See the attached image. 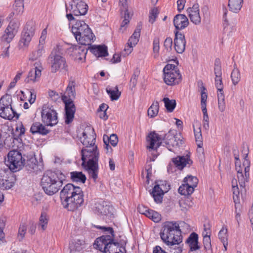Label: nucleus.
Instances as JSON below:
<instances>
[{
    "label": "nucleus",
    "mask_w": 253,
    "mask_h": 253,
    "mask_svg": "<svg viewBox=\"0 0 253 253\" xmlns=\"http://www.w3.org/2000/svg\"><path fill=\"white\" fill-rule=\"evenodd\" d=\"M95 136L94 129L87 126L80 137V141L84 146L82 150V165L94 181L98 177L99 155L97 147L95 145Z\"/></svg>",
    "instance_id": "f257e3e1"
},
{
    "label": "nucleus",
    "mask_w": 253,
    "mask_h": 253,
    "mask_svg": "<svg viewBox=\"0 0 253 253\" xmlns=\"http://www.w3.org/2000/svg\"><path fill=\"white\" fill-rule=\"evenodd\" d=\"M162 140L168 150L173 151L174 148L179 147L182 144L183 137L180 132L175 130H170L164 137L155 132H151L147 136V140L149 144L147 148L149 150H157L162 143Z\"/></svg>",
    "instance_id": "f03ea898"
},
{
    "label": "nucleus",
    "mask_w": 253,
    "mask_h": 253,
    "mask_svg": "<svg viewBox=\"0 0 253 253\" xmlns=\"http://www.w3.org/2000/svg\"><path fill=\"white\" fill-rule=\"evenodd\" d=\"M60 198L64 208L74 211L83 204L84 193L80 187L73 184H66L60 192Z\"/></svg>",
    "instance_id": "7ed1b4c3"
},
{
    "label": "nucleus",
    "mask_w": 253,
    "mask_h": 253,
    "mask_svg": "<svg viewBox=\"0 0 253 253\" xmlns=\"http://www.w3.org/2000/svg\"><path fill=\"white\" fill-rule=\"evenodd\" d=\"M65 179V175L61 172L48 171L42 178L41 186L47 195H53L60 189Z\"/></svg>",
    "instance_id": "20e7f679"
},
{
    "label": "nucleus",
    "mask_w": 253,
    "mask_h": 253,
    "mask_svg": "<svg viewBox=\"0 0 253 253\" xmlns=\"http://www.w3.org/2000/svg\"><path fill=\"white\" fill-rule=\"evenodd\" d=\"M97 229H102L107 235H103L97 238L94 244L96 249L103 252V253H117V247L118 243L114 242V231L112 227L96 226Z\"/></svg>",
    "instance_id": "39448f33"
},
{
    "label": "nucleus",
    "mask_w": 253,
    "mask_h": 253,
    "mask_svg": "<svg viewBox=\"0 0 253 253\" xmlns=\"http://www.w3.org/2000/svg\"><path fill=\"white\" fill-rule=\"evenodd\" d=\"M160 235L163 242L168 246L179 245L182 242L181 231L176 222H165Z\"/></svg>",
    "instance_id": "423d86ee"
},
{
    "label": "nucleus",
    "mask_w": 253,
    "mask_h": 253,
    "mask_svg": "<svg viewBox=\"0 0 253 253\" xmlns=\"http://www.w3.org/2000/svg\"><path fill=\"white\" fill-rule=\"evenodd\" d=\"M75 82L70 81L69 83L64 94L62 96V99L65 105V122L67 124L71 123L74 118L76 107L73 100L75 98Z\"/></svg>",
    "instance_id": "0eeeda50"
},
{
    "label": "nucleus",
    "mask_w": 253,
    "mask_h": 253,
    "mask_svg": "<svg viewBox=\"0 0 253 253\" xmlns=\"http://www.w3.org/2000/svg\"><path fill=\"white\" fill-rule=\"evenodd\" d=\"M51 71L56 73L59 70H67V65L65 58L63 56L61 46L57 44L53 49L48 57Z\"/></svg>",
    "instance_id": "6e6552de"
},
{
    "label": "nucleus",
    "mask_w": 253,
    "mask_h": 253,
    "mask_svg": "<svg viewBox=\"0 0 253 253\" xmlns=\"http://www.w3.org/2000/svg\"><path fill=\"white\" fill-rule=\"evenodd\" d=\"M88 6L84 1L73 0L68 6H66V17L69 21L74 20V17L84 15L87 11Z\"/></svg>",
    "instance_id": "1a4fd4ad"
},
{
    "label": "nucleus",
    "mask_w": 253,
    "mask_h": 253,
    "mask_svg": "<svg viewBox=\"0 0 253 253\" xmlns=\"http://www.w3.org/2000/svg\"><path fill=\"white\" fill-rule=\"evenodd\" d=\"M164 80L169 85L178 84L181 81L182 76L178 68L174 65L168 64L163 69Z\"/></svg>",
    "instance_id": "9d476101"
},
{
    "label": "nucleus",
    "mask_w": 253,
    "mask_h": 253,
    "mask_svg": "<svg viewBox=\"0 0 253 253\" xmlns=\"http://www.w3.org/2000/svg\"><path fill=\"white\" fill-rule=\"evenodd\" d=\"M24 162L25 159L19 151L12 150L8 153L6 165L12 171L15 172L21 169Z\"/></svg>",
    "instance_id": "9b49d317"
},
{
    "label": "nucleus",
    "mask_w": 253,
    "mask_h": 253,
    "mask_svg": "<svg viewBox=\"0 0 253 253\" xmlns=\"http://www.w3.org/2000/svg\"><path fill=\"white\" fill-rule=\"evenodd\" d=\"M42 122L47 126H53L58 123L56 111L47 105L42 106L41 111Z\"/></svg>",
    "instance_id": "f8f14e48"
},
{
    "label": "nucleus",
    "mask_w": 253,
    "mask_h": 253,
    "mask_svg": "<svg viewBox=\"0 0 253 253\" xmlns=\"http://www.w3.org/2000/svg\"><path fill=\"white\" fill-rule=\"evenodd\" d=\"M35 34V28L33 26L27 24L22 32L19 42L20 48H27Z\"/></svg>",
    "instance_id": "ddd939ff"
},
{
    "label": "nucleus",
    "mask_w": 253,
    "mask_h": 253,
    "mask_svg": "<svg viewBox=\"0 0 253 253\" xmlns=\"http://www.w3.org/2000/svg\"><path fill=\"white\" fill-rule=\"evenodd\" d=\"M235 159H236V161L235 162V167L238 173L237 177L240 185L243 186V184H245L244 182V178L243 172L244 171L245 172L246 177L249 176L250 163L249 160L247 159V157H246L244 159L243 166H242L240 162H238V159L237 157H236Z\"/></svg>",
    "instance_id": "4468645a"
},
{
    "label": "nucleus",
    "mask_w": 253,
    "mask_h": 253,
    "mask_svg": "<svg viewBox=\"0 0 253 253\" xmlns=\"http://www.w3.org/2000/svg\"><path fill=\"white\" fill-rule=\"evenodd\" d=\"M187 12L190 21L195 25H199L201 23V17L200 15L199 5L195 3L192 7H189Z\"/></svg>",
    "instance_id": "2eb2a0df"
},
{
    "label": "nucleus",
    "mask_w": 253,
    "mask_h": 253,
    "mask_svg": "<svg viewBox=\"0 0 253 253\" xmlns=\"http://www.w3.org/2000/svg\"><path fill=\"white\" fill-rule=\"evenodd\" d=\"M20 24L18 21H11L5 31L4 37L7 42H10L18 32Z\"/></svg>",
    "instance_id": "dca6fc26"
},
{
    "label": "nucleus",
    "mask_w": 253,
    "mask_h": 253,
    "mask_svg": "<svg viewBox=\"0 0 253 253\" xmlns=\"http://www.w3.org/2000/svg\"><path fill=\"white\" fill-rule=\"evenodd\" d=\"M77 41L82 45H89L93 41L95 37L90 28L87 29L84 32L79 36H75Z\"/></svg>",
    "instance_id": "f3484780"
},
{
    "label": "nucleus",
    "mask_w": 253,
    "mask_h": 253,
    "mask_svg": "<svg viewBox=\"0 0 253 253\" xmlns=\"http://www.w3.org/2000/svg\"><path fill=\"white\" fill-rule=\"evenodd\" d=\"M174 43L175 51L178 53H183L185 50L186 44L184 35L178 32L175 33Z\"/></svg>",
    "instance_id": "a211bd4d"
},
{
    "label": "nucleus",
    "mask_w": 253,
    "mask_h": 253,
    "mask_svg": "<svg viewBox=\"0 0 253 253\" xmlns=\"http://www.w3.org/2000/svg\"><path fill=\"white\" fill-rule=\"evenodd\" d=\"M176 29L181 30L187 27L189 25L187 17L184 14H177L174 17L173 20Z\"/></svg>",
    "instance_id": "6ab92c4d"
},
{
    "label": "nucleus",
    "mask_w": 253,
    "mask_h": 253,
    "mask_svg": "<svg viewBox=\"0 0 253 253\" xmlns=\"http://www.w3.org/2000/svg\"><path fill=\"white\" fill-rule=\"evenodd\" d=\"M223 15L222 17L223 26L224 32L230 33L235 30V26L236 24V20L234 18L231 22H229L227 18V9L225 7L223 8Z\"/></svg>",
    "instance_id": "aec40b11"
},
{
    "label": "nucleus",
    "mask_w": 253,
    "mask_h": 253,
    "mask_svg": "<svg viewBox=\"0 0 253 253\" xmlns=\"http://www.w3.org/2000/svg\"><path fill=\"white\" fill-rule=\"evenodd\" d=\"M95 211L100 216H111L113 214V208L103 202L96 204Z\"/></svg>",
    "instance_id": "412c9836"
},
{
    "label": "nucleus",
    "mask_w": 253,
    "mask_h": 253,
    "mask_svg": "<svg viewBox=\"0 0 253 253\" xmlns=\"http://www.w3.org/2000/svg\"><path fill=\"white\" fill-rule=\"evenodd\" d=\"M41 69L38 67H35L30 71L25 82L27 83L38 82L41 76Z\"/></svg>",
    "instance_id": "4be33fe9"
},
{
    "label": "nucleus",
    "mask_w": 253,
    "mask_h": 253,
    "mask_svg": "<svg viewBox=\"0 0 253 253\" xmlns=\"http://www.w3.org/2000/svg\"><path fill=\"white\" fill-rule=\"evenodd\" d=\"M186 243L188 244L191 251H195L200 248L198 245V235L195 232L191 233L187 239Z\"/></svg>",
    "instance_id": "5701e85b"
},
{
    "label": "nucleus",
    "mask_w": 253,
    "mask_h": 253,
    "mask_svg": "<svg viewBox=\"0 0 253 253\" xmlns=\"http://www.w3.org/2000/svg\"><path fill=\"white\" fill-rule=\"evenodd\" d=\"M173 162L178 169H182L187 165H190L192 162L189 156L186 155L185 156H178L173 159Z\"/></svg>",
    "instance_id": "b1692460"
},
{
    "label": "nucleus",
    "mask_w": 253,
    "mask_h": 253,
    "mask_svg": "<svg viewBox=\"0 0 253 253\" xmlns=\"http://www.w3.org/2000/svg\"><path fill=\"white\" fill-rule=\"evenodd\" d=\"M85 243L84 239H76L69 243V249L70 253H74L76 251H80L84 248Z\"/></svg>",
    "instance_id": "393cba45"
},
{
    "label": "nucleus",
    "mask_w": 253,
    "mask_h": 253,
    "mask_svg": "<svg viewBox=\"0 0 253 253\" xmlns=\"http://www.w3.org/2000/svg\"><path fill=\"white\" fill-rule=\"evenodd\" d=\"M89 28L88 26L84 21H77L73 26L72 32L74 36H77Z\"/></svg>",
    "instance_id": "a878e982"
},
{
    "label": "nucleus",
    "mask_w": 253,
    "mask_h": 253,
    "mask_svg": "<svg viewBox=\"0 0 253 253\" xmlns=\"http://www.w3.org/2000/svg\"><path fill=\"white\" fill-rule=\"evenodd\" d=\"M30 132L33 134H40L46 135L49 132V131L46 128L45 126L41 123L35 122L31 126Z\"/></svg>",
    "instance_id": "bb28decb"
},
{
    "label": "nucleus",
    "mask_w": 253,
    "mask_h": 253,
    "mask_svg": "<svg viewBox=\"0 0 253 253\" xmlns=\"http://www.w3.org/2000/svg\"><path fill=\"white\" fill-rule=\"evenodd\" d=\"M193 127L196 142L198 147L201 148L203 146V137L202 135L200 123L196 121L195 124L193 125Z\"/></svg>",
    "instance_id": "cd10ccee"
},
{
    "label": "nucleus",
    "mask_w": 253,
    "mask_h": 253,
    "mask_svg": "<svg viewBox=\"0 0 253 253\" xmlns=\"http://www.w3.org/2000/svg\"><path fill=\"white\" fill-rule=\"evenodd\" d=\"M164 191H167V189H163L162 187H160L159 184L156 185L153 189L152 192L151 193L154 201L157 203H161L162 202L163 196L164 194Z\"/></svg>",
    "instance_id": "c85d7f7f"
},
{
    "label": "nucleus",
    "mask_w": 253,
    "mask_h": 253,
    "mask_svg": "<svg viewBox=\"0 0 253 253\" xmlns=\"http://www.w3.org/2000/svg\"><path fill=\"white\" fill-rule=\"evenodd\" d=\"M0 108V117L6 120H12L15 116V112L12 107H1Z\"/></svg>",
    "instance_id": "c756f323"
},
{
    "label": "nucleus",
    "mask_w": 253,
    "mask_h": 253,
    "mask_svg": "<svg viewBox=\"0 0 253 253\" xmlns=\"http://www.w3.org/2000/svg\"><path fill=\"white\" fill-rule=\"evenodd\" d=\"M243 3V0H228V6L230 11L237 13L241 10Z\"/></svg>",
    "instance_id": "7c9ffc66"
},
{
    "label": "nucleus",
    "mask_w": 253,
    "mask_h": 253,
    "mask_svg": "<svg viewBox=\"0 0 253 253\" xmlns=\"http://www.w3.org/2000/svg\"><path fill=\"white\" fill-rule=\"evenodd\" d=\"M91 50L93 53L98 56L105 57L108 54L107 46L104 45L93 46L92 47Z\"/></svg>",
    "instance_id": "2f4dec72"
},
{
    "label": "nucleus",
    "mask_w": 253,
    "mask_h": 253,
    "mask_svg": "<svg viewBox=\"0 0 253 253\" xmlns=\"http://www.w3.org/2000/svg\"><path fill=\"white\" fill-rule=\"evenodd\" d=\"M49 221V217L47 213L43 211L41 213L39 218V227L42 231H44L47 227L48 222Z\"/></svg>",
    "instance_id": "473e14b6"
},
{
    "label": "nucleus",
    "mask_w": 253,
    "mask_h": 253,
    "mask_svg": "<svg viewBox=\"0 0 253 253\" xmlns=\"http://www.w3.org/2000/svg\"><path fill=\"white\" fill-rule=\"evenodd\" d=\"M142 212L155 222H158L161 219V214L153 210H145V212L142 211Z\"/></svg>",
    "instance_id": "72a5a7b5"
},
{
    "label": "nucleus",
    "mask_w": 253,
    "mask_h": 253,
    "mask_svg": "<svg viewBox=\"0 0 253 253\" xmlns=\"http://www.w3.org/2000/svg\"><path fill=\"white\" fill-rule=\"evenodd\" d=\"M106 92L110 95L111 100H118L121 94V92L119 91L117 86H115L113 88L107 87Z\"/></svg>",
    "instance_id": "f704fd0d"
},
{
    "label": "nucleus",
    "mask_w": 253,
    "mask_h": 253,
    "mask_svg": "<svg viewBox=\"0 0 253 253\" xmlns=\"http://www.w3.org/2000/svg\"><path fill=\"white\" fill-rule=\"evenodd\" d=\"M73 51L76 55V58L79 60H82L85 57L87 51L84 47L76 46L73 48Z\"/></svg>",
    "instance_id": "c9c22d12"
},
{
    "label": "nucleus",
    "mask_w": 253,
    "mask_h": 253,
    "mask_svg": "<svg viewBox=\"0 0 253 253\" xmlns=\"http://www.w3.org/2000/svg\"><path fill=\"white\" fill-rule=\"evenodd\" d=\"M231 78L232 84L235 85H237L241 80L240 72L236 64L234 65V69L231 74Z\"/></svg>",
    "instance_id": "e433bc0d"
},
{
    "label": "nucleus",
    "mask_w": 253,
    "mask_h": 253,
    "mask_svg": "<svg viewBox=\"0 0 253 253\" xmlns=\"http://www.w3.org/2000/svg\"><path fill=\"white\" fill-rule=\"evenodd\" d=\"M141 28L137 27L132 35L129 38L128 44L135 46L139 41Z\"/></svg>",
    "instance_id": "4c0bfd02"
},
{
    "label": "nucleus",
    "mask_w": 253,
    "mask_h": 253,
    "mask_svg": "<svg viewBox=\"0 0 253 253\" xmlns=\"http://www.w3.org/2000/svg\"><path fill=\"white\" fill-rule=\"evenodd\" d=\"M71 177L73 181L80 182L84 183L86 180V177L82 172L73 171L71 172Z\"/></svg>",
    "instance_id": "58836bf2"
},
{
    "label": "nucleus",
    "mask_w": 253,
    "mask_h": 253,
    "mask_svg": "<svg viewBox=\"0 0 253 253\" xmlns=\"http://www.w3.org/2000/svg\"><path fill=\"white\" fill-rule=\"evenodd\" d=\"M159 110V102L158 101L153 102L148 110L147 113L148 116L150 118H154L158 115Z\"/></svg>",
    "instance_id": "ea45409f"
},
{
    "label": "nucleus",
    "mask_w": 253,
    "mask_h": 253,
    "mask_svg": "<svg viewBox=\"0 0 253 253\" xmlns=\"http://www.w3.org/2000/svg\"><path fill=\"white\" fill-rule=\"evenodd\" d=\"M12 97L9 94H6L2 96L0 99V108L1 107H11Z\"/></svg>",
    "instance_id": "a19ab883"
},
{
    "label": "nucleus",
    "mask_w": 253,
    "mask_h": 253,
    "mask_svg": "<svg viewBox=\"0 0 253 253\" xmlns=\"http://www.w3.org/2000/svg\"><path fill=\"white\" fill-rule=\"evenodd\" d=\"M183 183L190 186V187L193 188L194 190V188L197 186L198 183V180L195 176L188 175L184 179Z\"/></svg>",
    "instance_id": "79ce46f5"
},
{
    "label": "nucleus",
    "mask_w": 253,
    "mask_h": 253,
    "mask_svg": "<svg viewBox=\"0 0 253 253\" xmlns=\"http://www.w3.org/2000/svg\"><path fill=\"white\" fill-rule=\"evenodd\" d=\"M103 140L104 143H109L113 146H116L118 143V137L115 134H112L109 137L107 135H104Z\"/></svg>",
    "instance_id": "37998d69"
},
{
    "label": "nucleus",
    "mask_w": 253,
    "mask_h": 253,
    "mask_svg": "<svg viewBox=\"0 0 253 253\" xmlns=\"http://www.w3.org/2000/svg\"><path fill=\"white\" fill-rule=\"evenodd\" d=\"M193 188L183 183L178 188L179 193L183 195H189L194 192Z\"/></svg>",
    "instance_id": "c03bdc74"
},
{
    "label": "nucleus",
    "mask_w": 253,
    "mask_h": 253,
    "mask_svg": "<svg viewBox=\"0 0 253 253\" xmlns=\"http://www.w3.org/2000/svg\"><path fill=\"white\" fill-rule=\"evenodd\" d=\"M160 50V39L159 37L154 38L153 42V56L154 58H157L159 56Z\"/></svg>",
    "instance_id": "a18cd8bd"
},
{
    "label": "nucleus",
    "mask_w": 253,
    "mask_h": 253,
    "mask_svg": "<svg viewBox=\"0 0 253 253\" xmlns=\"http://www.w3.org/2000/svg\"><path fill=\"white\" fill-rule=\"evenodd\" d=\"M12 170L6 166L0 169V183L5 178H9V175H12Z\"/></svg>",
    "instance_id": "49530a36"
},
{
    "label": "nucleus",
    "mask_w": 253,
    "mask_h": 253,
    "mask_svg": "<svg viewBox=\"0 0 253 253\" xmlns=\"http://www.w3.org/2000/svg\"><path fill=\"white\" fill-rule=\"evenodd\" d=\"M165 103V106L168 111L172 112L176 106V101L175 100H170L168 98H164L163 99Z\"/></svg>",
    "instance_id": "de8ad7c7"
},
{
    "label": "nucleus",
    "mask_w": 253,
    "mask_h": 253,
    "mask_svg": "<svg viewBox=\"0 0 253 253\" xmlns=\"http://www.w3.org/2000/svg\"><path fill=\"white\" fill-rule=\"evenodd\" d=\"M44 52V46L38 45L37 50L31 54L30 59L32 60H37L42 56Z\"/></svg>",
    "instance_id": "09e8293b"
},
{
    "label": "nucleus",
    "mask_w": 253,
    "mask_h": 253,
    "mask_svg": "<svg viewBox=\"0 0 253 253\" xmlns=\"http://www.w3.org/2000/svg\"><path fill=\"white\" fill-rule=\"evenodd\" d=\"M24 4L22 0H15L14 5V12L16 14H20L23 12Z\"/></svg>",
    "instance_id": "8fccbe9b"
},
{
    "label": "nucleus",
    "mask_w": 253,
    "mask_h": 253,
    "mask_svg": "<svg viewBox=\"0 0 253 253\" xmlns=\"http://www.w3.org/2000/svg\"><path fill=\"white\" fill-rule=\"evenodd\" d=\"M204 250L207 253H212L210 236H203Z\"/></svg>",
    "instance_id": "3c124183"
},
{
    "label": "nucleus",
    "mask_w": 253,
    "mask_h": 253,
    "mask_svg": "<svg viewBox=\"0 0 253 253\" xmlns=\"http://www.w3.org/2000/svg\"><path fill=\"white\" fill-rule=\"evenodd\" d=\"M228 230L226 227L223 226L218 233L219 239L220 241H225L228 240Z\"/></svg>",
    "instance_id": "603ef678"
},
{
    "label": "nucleus",
    "mask_w": 253,
    "mask_h": 253,
    "mask_svg": "<svg viewBox=\"0 0 253 253\" xmlns=\"http://www.w3.org/2000/svg\"><path fill=\"white\" fill-rule=\"evenodd\" d=\"M159 14V10L157 8L154 7L152 9L150 12L149 16V21L152 24L156 20Z\"/></svg>",
    "instance_id": "864d4df0"
},
{
    "label": "nucleus",
    "mask_w": 253,
    "mask_h": 253,
    "mask_svg": "<svg viewBox=\"0 0 253 253\" xmlns=\"http://www.w3.org/2000/svg\"><path fill=\"white\" fill-rule=\"evenodd\" d=\"M222 73L219 74H215V84L217 89L223 88V85L221 78Z\"/></svg>",
    "instance_id": "5fc2aeb1"
},
{
    "label": "nucleus",
    "mask_w": 253,
    "mask_h": 253,
    "mask_svg": "<svg viewBox=\"0 0 253 253\" xmlns=\"http://www.w3.org/2000/svg\"><path fill=\"white\" fill-rule=\"evenodd\" d=\"M208 98V95L206 91L201 92V108H206V102Z\"/></svg>",
    "instance_id": "6e6d98bb"
},
{
    "label": "nucleus",
    "mask_w": 253,
    "mask_h": 253,
    "mask_svg": "<svg viewBox=\"0 0 253 253\" xmlns=\"http://www.w3.org/2000/svg\"><path fill=\"white\" fill-rule=\"evenodd\" d=\"M232 189H233V199L234 202L236 201V199L235 196L237 197V199H238V196L239 194V191L238 190V187L237 184V180L236 179L233 180L232 181Z\"/></svg>",
    "instance_id": "4d7b16f0"
},
{
    "label": "nucleus",
    "mask_w": 253,
    "mask_h": 253,
    "mask_svg": "<svg viewBox=\"0 0 253 253\" xmlns=\"http://www.w3.org/2000/svg\"><path fill=\"white\" fill-rule=\"evenodd\" d=\"M47 36V29L46 28L44 29L41 33V37L39 39V45L44 46V44L45 42V40Z\"/></svg>",
    "instance_id": "13d9d810"
},
{
    "label": "nucleus",
    "mask_w": 253,
    "mask_h": 253,
    "mask_svg": "<svg viewBox=\"0 0 253 253\" xmlns=\"http://www.w3.org/2000/svg\"><path fill=\"white\" fill-rule=\"evenodd\" d=\"M26 226L24 224L20 225L18 234V238H19V240H21L24 237L26 232Z\"/></svg>",
    "instance_id": "bf43d9fd"
},
{
    "label": "nucleus",
    "mask_w": 253,
    "mask_h": 253,
    "mask_svg": "<svg viewBox=\"0 0 253 253\" xmlns=\"http://www.w3.org/2000/svg\"><path fill=\"white\" fill-rule=\"evenodd\" d=\"M8 178H5L3 181H1V183H0V186L5 189H10L14 185V183L8 179Z\"/></svg>",
    "instance_id": "052dcab7"
},
{
    "label": "nucleus",
    "mask_w": 253,
    "mask_h": 253,
    "mask_svg": "<svg viewBox=\"0 0 253 253\" xmlns=\"http://www.w3.org/2000/svg\"><path fill=\"white\" fill-rule=\"evenodd\" d=\"M214 74H219L220 73H222L219 59L217 58L214 61Z\"/></svg>",
    "instance_id": "680f3d73"
},
{
    "label": "nucleus",
    "mask_w": 253,
    "mask_h": 253,
    "mask_svg": "<svg viewBox=\"0 0 253 253\" xmlns=\"http://www.w3.org/2000/svg\"><path fill=\"white\" fill-rule=\"evenodd\" d=\"M5 225V220L4 218H0V241L2 240L4 237V234L3 229Z\"/></svg>",
    "instance_id": "e2e57ef3"
},
{
    "label": "nucleus",
    "mask_w": 253,
    "mask_h": 253,
    "mask_svg": "<svg viewBox=\"0 0 253 253\" xmlns=\"http://www.w3.org/2000/svg\"><path fill=\"white\" fill-rule=\"evenodd\" d=\"M15 132L19 136L23 135L25 132V128L22 124L18 125L15 128Z\"/></svg>",
    "instance_id": "0e129e2a"
},
{
    "label": "nucleus",
    "mask_w": 253,
    "mask_h": 253,
    "mask_svg": "<svg viewBox=\"0 0 253 253\" xmlns=\"http://www.w3.org/2000/svg\"><path fill=\"white\" fill-rule=\"evenodd\" d=\"M172 45V40L170 37H167L164 41V46L167 50L171 49Z\"/></svg>",
    "instance_id": "69168bd1"
},
{
    "label": "nucleus",
    "mask_w": 253,
    "mask_h": 253,
    "mask_svg": "<svg viewBox=\"0 0 253 253\" xmlns=\"http://www.w3.org/2000/svg\"><path fill=\"white\" fill-rule=\"evenodd\" d=\"M204 231L203 232L202 235L203 236H210L211 233V225L209 223L205 224L204 225Z\"/></svg>",
    "instance_id": "338daca9"
},
{
    "label": "nucleus",
    "mask_w": 253,
    "mask_h": 253,
    "mask_svg": "<svg viewBox=\"0 0 253 253\" xmlns=\"http://www.w3.org/2000/svg\"><path fill=\"white\" fill-rule=\"evenodd\" d=\"M128 0H119V5L122 11L123 9H128Z\"/></svg>",
    "instance_id": "774afa93"
}]
</instances>
